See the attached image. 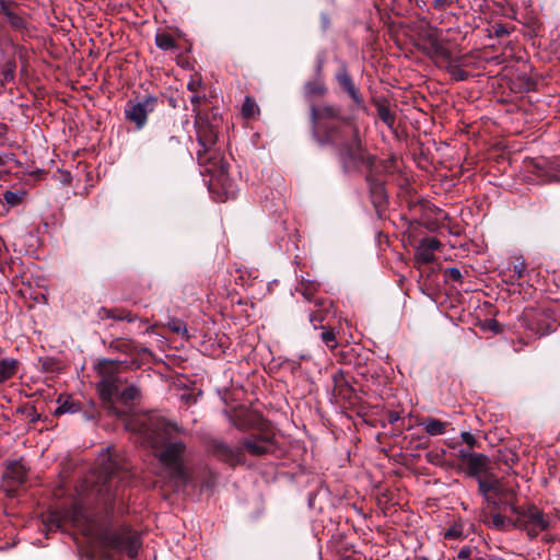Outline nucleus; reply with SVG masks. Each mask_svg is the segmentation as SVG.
Listing matches in <instances>:
<instances>
[{
    "label": "nucleus",
    "mask_w": 560,
    "mask_h": 560,
    "mask_svg": "<svg viewBox=\"0 0 560 560\" xmlns=\"http://www.w3.org/2000/svg\"><path fill=\"white\" fill-rule=\"evenodd\" d=\"M510 511L515 515L513 527L525 532L529 539L537 538L540 533L548 530L552 525L550 515L535 504L511 503Z\"/></svg>",
    "instance_id": "7"
},
{
    "label": "nucleus",
    "mask_w": 560,
    "mask_h": 560,
    "mask_svg": "<svg viewBox=\"0 0 560 560\" xmlns=\"http://www.w3.org/2000/svg\"><path fill=\"white\" fill-rule=\"evenodd\" d=\"M122 364V361L117 360H102L98 362L97 371L101 381L97 384V389L104 401L109 402L119 395L125 404H129L139 396V389L133 385L127 386L121 393L119 392L124 382L119 374Z\"/></svg>",
    "instance_id": "6"
},
{
    "label": "nucleus",
    "mask_w": 560,
    "mask_h": 560,
    "mask_svg": "<svg viewBox=\"0 0 560 560\" xmlns=\"http://www.w3.org/2000/svg\"><path fill=\"white\" fill-rule=\"evenodd\" d=\"M20 368V361L14 358H3L0 360V386L11 380Z\"/></svg>",
    "instance_id": "19"
},
{
    "label": "nucleus",
    "mask_w": 560,
    "mask_h": 560,
    "mask_svg": "<svg viewBox=\"0 0 560 560\" xmlns=\"http://www.w3.org/2000/svg\"><path fill=\"white\" fill-rule=\"evenodd\" d=\"M158 104V98L154 96H145L143 100L135 102L128 101L125 106V117L127 120L133 122L137 129H142L148 120V115L152 113Z\"/></svg>",
    "instance_id": "9"
},
{
    "label": "nucleus",
    "mask_w": 560,
    "mask_h": 560,
    "mask_svg": "<svg viewBox=\"0 0 560 560\" xmlns=\"http://www.w3.org/2000/svg\"><path fill=\"white\" fill-rule=\"evenodd\" d=\"M342 560H360V559L349 556V557L343 558Z\"/></svg>",
    "instance_id": "56"
},
{
    "label": "nucleus",
    "mask_w": 560,
    "mask_h": 560,
    "mask_svg": "<svg viewBox=\"0 0 560 560\" xmlns=\"http://www.w3.org/2000/svg\"><path fill=\"white\" fill-rule=\"evenodd\" d=\"M8 132V126L5 124L0 122V140L5 137Z\"/></svg>",
    "instance_id": "53"
},
{
    "label": "nucleus",
    "mask_w": 560,
    "mask_h": 560,
    "mask_svg": "<svg viewBox=\"0 0 560 560\" xmlns=\"http://www.w3.org/2000/svg\"><path fill=\"white\" fill-rule=\"evenodd\" d=\"M199 144L201 145L202 150H198V161L200 164H206L209 160L206 156V153L209 151V148L207 147V142L201 137L199 138Z\"/></svg>",
    "instance_id": "38"
},
{
    "label": "nucleus",
    "mask_w": 560,
    "mask_h": 560,
    "mask_svg": "<svg viewBox=\"0 0 560 560\" xmlns=\"http://www.w3.org/2000/svg\"><path fill=\"white\" fill-rule=\"evenodd\" d=\"M441 242L435 237H425L421 240L416 249V262L418 265L429 264L435 259L434 252L439 249Z\"/></svg>",
    "instance_id": "13"
},
{
    "label": "nucleus",
    "mask_w": 560,
    "mask_h": 560,
    "mask_svg": "<svg viewBox=\"0 0 560 560\" xmlns=\"http://www.w3.org/2000/svg\"><path fill=\"white\" fill-rule=\"evenodd\" d=\"M259 112L258 106L253 97L246 96L242 105V115L245 118H253Z\"/></svg>",
    "instance_id": "30"
},
{
    "label": "nucleus",
    "mask_w": 560,
    "mask_h": 560,
    "mask_svg": "<svg viewBox=\"0 0 560 560\" xmlns=\"http://www.w3.org/2000/svg\"><path fill=\"white\" fill-rule=\"evenodd\" d=\"M155 45L162 50H171L176 48V40L168 33H158L155 35Z\"/></svg>",
    "instance_id": "27"
},
{
    "label": "nucleus",
    "mask_w": 560,
    "mask_h": 560,
    "mask_svg": "<svg viewBox=\"0 0 560 560\" xmlns=\"http://www.w3.org/2000/svg\"><path fill=\"white\" fill-rule=\"evenodd\" d=\"M117 348L126 353H133V352H147V348H138L133 345L131 340H118L117 341Z\"/></svg>",
    "instance_id": "34"
},
{
    "label": "nucleus",
    "mask_w": 560,
    "mask_h": 560,
    "mask_svg": "<svg viewBox=\"0 0 560 560\" xmlns=\"http://www.w3.org/2000/svg\"><path fill=\"white\" fill-rule=\"evenodd\" d=\"M557 540V537L555 535H551V534H545L542 536V541L546 542V544H552Z\"/></svg>",
    "instance_id": "51"
},
{
    "label": "nucleus",
    "mask_w": 560,
    "mask_h": 560,
    "mask_svg": "<svg viewBox=\"0 0 560 560\" xmlns=\"http://www.w3.org/2000/svg\"><path fill=\"white\" fill-rule=\"evenodd\" d=\"M460 536H462V529L457 526H453V527L448 528L444 534L445 539H456V538H459Z\"/></svg>",
    "instance_id": "43"
},
{
    "label": "nucleus",
    "mask_w": 560,
    "mask_h": 560,
    "mask_svg": "<svg viewBox=\"0 0 560 560\" xmlns=\"http://www.w3.org/2000/svg\"><path fill=\"white\" fill-rule=\"evenodd\" d=\"M243 452L247 451L250 455L261 456L270 452L272 440L267 435H253L241 441Z\"/></svg>",
    "instance_id": "12"
},
{
    "label": "nucleus",
    "mask_w": 560,
    "mask_h": 560,
    "mask_svg": "<svg viewBox=\"0 0 560 560\" xmlns=\"http://www.w3.org/2000/svg\"><path fill=\"white\" fill-rule=\"evenodd\" d=\"M42 369L46 372H54L57 369V361L52 358H45L40 360Z\"/></svg>",
    "instance_id": "40"
},
{
    "label": "nucleus",
    "mask_w": 560,
    "mask_h": 560,
    "mask_svg": "<svg viewBox=\"0 0 560 560\" xmlns=\"http://www.w3.org/2000/svg\"><path fill=\"white\" fill-rule=\"evenodd\" d=\"M336 80L338 85L349 95L357 107H364V101L360 94V91L354 84L345 65H342L336 73Z\"/></svg>",
    "instance_id": "11"
},
{
    "label": "nucleus",
    "mask_w": 560,
    "mask_h": 560,
    "mask_svg": "<svg viewBox=\"0 0 560 560\" xmlns=\"http://www.w3.org/2000/svg\"><path fill=\"white\" fill-rule=\"evenodd\" d=\"M420 425L423 428L424 432L428 435L438 436L446 432V429L450 425V423L436 418H425L420 422Z\"/></svg>",
    "instance_id": "20"
},
{
    "label": "nucleus",
    "mask_w": 560,
    "mask_h": 560,
    "mask_svg": "<svg viewBox=\"0 0 560 560\" xmlns=\"http://www.w3.org/2000/svg\"><path fill=\"white\" fill-rule=\"evenodd\" d=\"M128 428L154 450V455L172 487L177 488L188 482L185 466L186 444L177 439L185 433L184 429L159 415L139 416L129 422Z\"/></svg>",
    "instance_id": "1"
},
{
    "label": "nucleus",
    "mask_w": 560,
    "mask_h": 560,
    "mask_svg": "<svg viewBox=\"0 0 560 560\" xmlns=\"http://www.w3.org/2000/svg\"><path fill=\"white\" fill-rule=\"evenodd\" d=\"M490 458L481 453H475L474 455L468 456V463L466 464L467 472L470 477H480V474H485V476L489 472L490 469Z\"/></svg>",
    "instance_id": "14"
},
{
    "label": "nucleus",
    "mask_w": 560,
    "mask_h": 560,
    "mask_svg": "<svg viewBox=\"0 0 560 560\" xmlns=\"http://www.w3.org/2000/svg\"><path fill=\"white\" fill-rule=\"evenodd\" d=\"M491 32L495 37H503L510 34V28L504 24L497 23L492 26Z\"/></svg>",
    "instance_id": "39"
},
{
    "label": "nucleus",
    "mask_w": 560,
    "mask_h": 560,
    "mask_svg": "<svg viewBox=\"0 0 560 560\" xmlns=\"http://www.w3.org/2000/svg\"><path fill=\"white\" fill-rule=\"evenodd\" d=\"M400 419V416L397 411H390L388 413V421L389 423L394 424Z\"/></svg>",
    "instance_id": "50"
},
{
    "label": "nucleus",
    "mask_w": 560,
    "mask_h": 560,
    "mask_svg": "<svg viewBox=\"0 0 560 560\" xmlns=\"http://www.w3.org/2000/svg\"><path fill=\"white\" fill-rule=\"evenodd\" d=\"M451 73L457 79V80H465L467 78V73L463 70H460L458 67L453 66L450 69Z\"/></svg>",
    "instance_id": "46"
},
{
    "label": "nucleus",
    "mask_w": 560,
    "mask_h": 560,
    "mask_svg": "<svg viewBox=\"0 0 560 560\" xmlns=\"http://www.w3.org/2000/svg\"><path fill=\"white\" fill-rule=\"evenodd\" d=\"M377 115L380 119L388 127L394 128L396 121V115L390 110L387 102L385 100H376L374 102Z\"/></svg>",
    "instance_id": "22"
},
{
    "label": "nucleus",
    "mask_w": 560,
    "mask_h": 560,
    "mask_svg": "<svg viewBox=\"0 0 560 560\" xmlns=\"http://www.w3.org/2000/svg\"><path fill=\"white\" fill-rule=\"evenodd\" d=\"M444 454H445V451H441V452L432 451V452L427 453L425 458L429 463H431L433 465H442Z\"/></svg>",
    "instance_id": "36"
},
{
    "label": "nucleus",
    "mask_w": 560,
    "mask_h": 560,
    "mask_svg": "<svg viewBox=\"0 0 560 560\" xmlns=\"http://www.w3.org/2000/svg\"><path fill=\"white\" fill-rule=\"evenodd\" d=\"M131 476L130 467L122 458L109 456L100 467L96 482L98 500L104 505L114 503L120 498Z\"/></svg>",
    "instance_id": "5"
},
{
    "label": "nucleus",
    "mask_w": 560,
    "mask_h": 560,
    "mask_svg": "<svg viewBox=\"0 0 560 560\" xmlns=\"http://www.w3.org/2000/svg\"><path fill=\"white\" fill-rule=\"evenodd\" d=\"M100 318H113L116 320H127L129 323L137 319L136 315H132L129 311L124 308H106L102 307L98 311Z\"/></svg>",
    "instance_id": "21"
},
{
    "label": "nucleus",
    "mask_w": 560,
    "mask_h": 560,
    "mask_svg": "<svg viewBox=\"0 0 560 560\" xmlns=\"http://www.w3.org/2000/svg\"><path fill=\"white\" fill-rule=\"evenodd\" d=\"M7 19L14 30L22 31L27 27L26 19L14 11L12 13H8Z\"/></svg>",
    "instance_id": "32"
},
{
    "label": "nucleus",
    "mask_w": 560,
    "mask_h": 560,
    "mask_svg": "<svg viewBox=\"0 0 560 560\" xmlns=\"http://www.w3.org/2000/svg\"><path fill=\"white\" fill-rule=\"evenodd\" d=\"M50 522L56 526V528H61V521L56 516L51 515Z\"/></svg>",
    "instance_id": "54"
},
{
    "label": "nucleus",
    "mask_w": 560,
    "mask_h": 560,
    "mask_svg": "<svg viewBox=\"0 0 560 560\" xmlns=\"http://www.w3.org/2000/svg\"><path fill=\"white\" fill-rule=\"evenodd\" d=\"M525 269H526V265L524 261H518L517 264H515L512 269L511 279L513 281H516V280H520L521 278H523Z\"/></svg>",
    "instance_id": "35"
},
{
    "label": "nucleus",
    "mask_w": 560,
    "mask_h": 560,
    "mask_svg": "<svg viewBox=\"0 0 560 560\" xmlns=\"http://www.w3.org/2000/svg\"><path fill=\"white\" fill-rule=\"evenodd\" d=\"M445 276L450 280L455 281V282H462V280H463L462 271L458 268H456V267L447 268L445 270Z\"/></svg>",
    "instance_id": "37"
},
{
    "label": "nucleus",
    "mask_w": 560,
    "mask_h": 560,
    "mask_svg": "<svg viewBox=\"0 0 560 560\" xmlns=\"http://www.w3.org/2000/svg\"><path fill=\"white\" fill-rule=\"evenodd\" d=\"M58 404L59 406L55 410V415L77 413L81 409L80 404L72 400L69 396H59Z\"/></svg>",
    "instance_id": "23"
},
{
    "label": "nucleus",
    "mask_w": 560,
    "mask_h": 560,
    "mask_svg": "<svg viewBox=\"0 0 560 560\" xmlns=\"http://www.w3.org/2000/svg\"><path fill=\"white\" fill-rule=\"evenodd\" d=\"M332 395L341 400H351L353 388L342 371H338L332 375Z\"/></svg>",
    "instance_id": "15"
},
{
    "label": "nucleus",
    "mask_w": 560,
    "mask_h": 560,
    "mask_svg": "<svg viewBox=\"0 0 560 560\" xmlns=\"http://www.w3.org/2000/svg\"><path fill=\"white\" fill-rule=\"evenodd\" d=\"M320 339L325 343V346L331 351H334L338 347V341L334 329L324 330L320 334Z\"/></svg>",
    "instance_id": "33"
},
{
    "label": "nucleus",
    "mask_w": 560,
    "mask_h": 560,
    "mask_svg": "<svg viewBox=\"0 0 560 560\" xmlns=\"http://www.w3.org/2000/svg\"><path fill=\"white\" fill-rule=\"evenodd\" d=\"M460 438L470 447L475 446L476 439H475V436L471 433H469V432H462Z\"/></svg>",
    "instance_id": "45"
},
{
    "label": "nucleus",
    "mask_w": 560,
    "mask_h": 560,
    "mask_svg": "<svg viewBox=\"0 0 560 560\" xmlns=\"http://www.w3.org/2000/svg\"><path fill=\"white\" fill-rule=\"evenodd\" d=\"M0 165H3V160L1 156H0Z\"/></svg>",
    "instance_id": "60"
},
{
    "label": "nucleus",
    "mask_w": 560,
    "mask_h": 560,
    "mask_svg": "<svg viewBox=\"0 0 560 560\" xmlns=\"http://www.w3.org/2000/svg\"><path fill=\"white\" fill-rule=\"evenodd\" d=\"M187 90L191 92V96L189 101L192 105V112L198 117L199 116V106L203 100H206V93L203 88V82L199 77H192L187 83Z\"/></svg>",
    "instance_id": "16"
},
{
    "label": "nucleus",
    "mask_w": 560,
    "mask_h": 560,
    "mask_svg": "<svg viewBox=\"0 0 560 560\" xmlns=\"http://www.w3.org/2000/svg\"><path fill=\"white\" fill-rule=\"evenodd\" d=\"M167 327L175 334L182 335L186 340L189 339L186 324L178 318H171L167 323Z\"/></svg>",
    "instance_id": "31"
},
{
    "label": "nucleus",
    "mask_w": 560,
    "mask_h": 560,
    "mask_svg": "<svg viewBox=\"0 0 560 560\" xmlns=\"http://www.w3.org/2000/svg\"><path fill=\"white\" fill-rule=\"evenodd\" d=\"M27 469L20 460L10 462L4 472L5 481L11 486H20L25 482Z\"/></svg>",
    "instance_id": "17"
},
{
    "label": "nucleus",
    "mask_w": 560,
    "mask_h": 560,
    "mask_svg": "<svg viewBox=\"0 0 560 560\" xmlns=\"http://www.w3.org/2000/svg\"><path fill=\"white\" fill-rule=\"evenodd\" d=\"M541 316L542 311L540 310H525L523 313V319L528 323V328L536 334L544 335L549 329V325L541 319Z\"/></svg>",
    "instance_id": "18"
},
{
    "label": "nucleus",
    "mask_w": 560,
    "mask_h": 560,
    "mask_svg": "<svg viewBox=\"0 0 560 560\" xmlns=\"http://www.w3.org/2000/svg\"><path fill=\"white\" fill-rule=\"evenodd\" d=\"M71 518L73 524L80 527L85 536L96 539L102 548L126 553L130 558L137 557L140 547L139 539L138 536L127 527L120 529L100 527L93 520L89 518L79 506L73 508Z\"/></svg>",
    "instance_id": "3"
},
{
    "label": "nucleus",
    "mask_w": 560,
    "mask_h": 560,
    "mask_svg": "<svg viewBox=\"0 0 560 560\" xmlns=\"http://www.w3.org/2000/svg\"><path fill=\"white\" fill-rule=\"evenodd\" d=\"M320 70H322V63H318L317 72H320Z\"/></svg>",
    "instance_id": "58"
},
{
    "label": "nucleus",
    "mask_w": 560,
    "mask_h": 560,
    "mask_svg": "<svg viewBox=\"0 0 560 560\" xmlns=\"http://www.w3.org/2000/svg\"><path fill=\"white\" fill-rule=\"evenodd\" d=\"M455 0H433L432 5L435 10L444 11L452 7Z\"/></svg>",
    "instance_id": "41"
},
{
    "label": "nucleus",
    "mask_w": 560,
    "mask_h": 560,
    "mask_svg": "<svg viewBox=\"0 0 560 560\" xmlns=\"http://www.w3.org/2000/svg\"><path fill=\"white\" fill-rule=\"evenodd\" d=\"M478 491L485 501L493 506L499 505V503H505L510 506L512 502L509 500L515 497L514 489L492 472L485 477H478Z\"/></svg>",
    "instance_id": "8"
},
{
    "label": "nucleus",
    "mask_w": 560,
    "mask_h": 560,
    "mask_svg": "<svg viewBox=\"0 0 560 560\" xmlns=\"http://www.w3.org/2000/svg\"><path fill=\"white\" fill-rule=\"evenodd\" d=\"M475 453L468 452L466 450H460L458 452V457L465 463V465L468 463V456L474 455Z\"/></svg>",
    "instance_id": "48"
},
{
    "label": "nucleus",
    "mask_w": 560,
    "mask_h": 560,
    "mask_svg": "<svg viewBox=\"0 0 560 560\" xmlns=\"http://www.w3.org/2000/svg\"><path fill=\"white\" fill-rule=\"evenodd\" d=\"M435 51L439 56L443 57L444 59H450V52L444 47L439 46L436 47Z\"/></svg>",
    "instance_id": "49"
},
{
    "label": "nucleus",
    "mask_w": 560,
    "mask_h": 560,
    "mask_svg": "<svg viewBox=\"0 0 560 560\" xmlns=\"http://www.w3.org/2000/svg\"><path fill=\"white\" fill-rule=\"evenodd\" d=\"M170 142L179 143V140H178V138L172 136V137H170Z\"/></svg>",
    "instance_id": "55"
},
{
    "label": "nucleus",
    "mask_w": 560,
    "mask_h": 560,
    "mask_svg": "<svg viewBox=\"0 0 560 560\" xmlns=\"http://www.w3.org/2000/svg\"><path fill=\"white\" fill-rule=\"evenodd\" d=\"M14 77V72L12 69H9V70H5L4 73H3V78L5 81H10L12 80Z\"/></svg>",
    "instance_id": "52"
},
{
    "label": "nucleus",
    "mask_w": 560,
    "mask_h": 560,
    "mask_svg": "<svg viewBox=\"0 0 560 560\" xmlns=\"http://www.w3.org/2000/svg\"><path fill=\"white\" fill-rule=\"evenodd\" d=\"M514 520L508 518L500 513H493L487 521V525L498 530H506L509 527H513Z\"/></svg>",
    "instance_id": "24"
},
{
    "label": "nucleus",
    "mask_w": 560,
    "mask_h": 560,
    "mask_svg": "<svg viewBox=\"0 0 560 560\" xmlns=\"http://www.w3.org/2000/svg\"><path fill=\"white\" fill-rule=\"evenodd\" d=\"M303 288L301 289V293L303 294V296L311 301L314 292L317 290V284L315 283H310L307 284L306 287L302 285Z\"/></svg>",
    "instance_id": "42"
},
{
    "label": "nucleus",
    "mask_w": 560,
    "mask_h": 560,
    "mask_svg": "<svg viewBox=\"0 0 560 560\" xmlns=\"http://www.w3.org/2000/svg\"><path fill=\"white\" fill-rule=\"evenodd\" d=\"M355 144H350L343 151H340L339 161L346 172L360 171L365 168L366 182L369 183L370 192L374 203H383L386 200L384 182L380 177L381 174L392 171L395 163L394 159L376 160L363 148L360 137L355 140Z\"/></svg>",
    "instance_id": "2"
},
{
    "label": "nucleus",
    "mask_w": 560,
    "mask_h": 560,
    "mask_svg": "<svg viewBox=\"0 0 560 560\" xmlns=\"http://www.w3.org/2000/svg\"><path fill=\"white\" fill-rule=\"evenodd\" d=\"M232 423L240 431H247L254 428L255 425L254 421L249 418V415L246 412L235 413V416L232 417Z\"/></svg>",
    "instance_id": "26"
},
{
    "label": "nucleus",
    "mask_w": 560,
    "mask_h": 560,
    "mask_svg": "<svg viewBox=\"0 0 560 560\" xmlns=\"http://www.w3.org/2000/svg\"><path fill=\"white\" fill-rule=\"evenodd\" d=\"M224 172H225V168H224V165L222 164V165H221V174L223 175V174H224Z\"/></svg>",
    "instance_id": "57"
},
{
    "label": "nucleus",
    "mask_w": 560,
    "mask_h": 560,
    "mask_svg": "<svg viewBox=\"0 0 560 560\" xmlns=\"http://www.w3.org/2000/svg\"><path fill=\"white\" fill-rule=\"evenodd\" d=\"M417 560H428L425 557H419Z\"/></svg>",
    "instance_id": "59"
},
{
    "label": "nucleus",
    "mask_w": 560,
    "mask_h": 560,
    "mask_svg": "<svg viewBox=\"0 0 560 560\" xmlns=\"http://www.w3.org/2000/svg\"><path fill=\"white\" fill-rule=\"evenodd\" d=\"M304 91L306 95H324L326 93V88L320 80L308 81L304 85Z\"/></svg>",
    "instance_id": "29"
},
{
    "label": "nucleus",
    "mask_w": 560,
    "mask_h": 560,
    "mask_svg": "<svg viewBox=\"0 0 560 560\" xmlns=\"http://www.w3.org/2000/svg\"><path fill=\"white\" fill-rule=\"evenodd\" d=\"M13 2H9L7 0H0V12L8 18V13H12L13 10L11 9V5Z\"/></svg>",
    "instance_id": "44"
},
{
    "label": "nucleus",
    "mask_w": 560,
    "mask_h": 560,
    "mask_svg": "<svg viewBox=\"0 0 560 560\" xmlns=\"http://www.w3.org/2000/svg\"><path fill=\"white\" fill-rule=\"evenodd\" d=\"M326 302L324 301H316L315 306H317V310L311 311L310 313V322L313 324L314 328H324L320 324L326 318Z\"/></svg>",
    "instance_id": "25"
},
{
    "label": "nucleus",
    "mask_w": 560,
    "mask_h": 560,
    "mask_svg": "<svg viewBox=\"0 0 560 560\" xmlns=\"http://www.w3.org/2000/svg\"><path fill=\"white\" fill-rule=\"evenodd\" d=\"M471 549L469 547H464L458 551V559L462 560H470Z\"/></svg>",
    "instance_id": "47"
},
{
    "label": "nucleus",
    "mask_w": 560,
    "mask_h": 560,
    "mask_svg": "<svg viewBox=\"0 0 560 560\" xmlns=\"http://www.w3.org/2000/svg\"><path fill=\"white\" fill-rule=\"evenodd\" d=\"M25 196H26V192H25V190H22V189L14 190V191L7 190L3 194V199L10 207H16L23 201Z\"/></svg>",
    "instance_id": "28"
},
{
    "label": "nucleus",
    "mask_w": 560,
    "mask_h": 560,
    "mask_svg": "<svg viewBox=\"0 0 560 560\" xmlns=\"http://www.w3.org/2000/svg\"><path fill=\"white\" fill-rule=\"evenodd\" d=\"M211 450L217 458L231 466L245 463V453L241 445L233 446L223 441L215 440L211 444Z\"/></svg>",
    "instance_id": "10"
},
{
    "label": "nucleus",
    "mask_w": 560,
    "mask_h": 560,
    "mask_svg": "<svg viewBox=\"0 0 560 560\" xmlns=\"http://www.w3.org/2000/svg\"><path fill=\"white\" fill-rule=\"evenodd\" d=\"M311 117L315 128L323 132L326 140L340 151H343L350 144H355L359 138L358 127L349 119L341 115L338 107L332 105H323L319 107L312 106Z\"/></svg>",
    "instance_id": "4"
}]
</instances>
